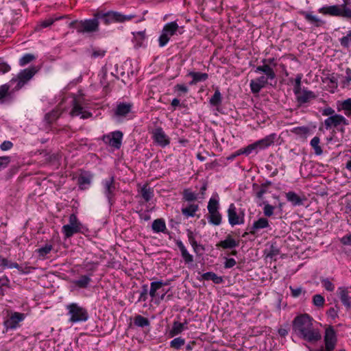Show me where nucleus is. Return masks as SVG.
<instances>
[{"instance_id":"nucleus-1","label":"nucleus","mask_w":351,"mask_h":351,"mask_svg":"<svg viewBox=\"0 0 351 351\" xmlns=\"http://www.w3.org/2000/svg\"><path fill=\"white\" fill-rule=\"evenodd\" d=\"M293 328L300 337L309 343H315L322 338L319 330L314 326L313 319L308 314L297 316Z\"/></svg>"},{"instance_id":"nucleus-2","label":"nucleus","mask_w":351,"mask_h":351,"mask_svg":"<svg viewBox=\"0 0 351 351\" xmlns=\"http://www.w3.org/2000/svg\"><path fill=\"white\" fill-rule=\"evenodd\" d=\"M262 63V65L256 67L254 72L256 73H263L264 75L255 80H252L250 83L251 91L254 94L258 93L267 84L271 85V84L269 82L274 80L276 77L274 71L276 62L274 58L263 59Z\"/></svg>"},{"instance_id":"nucleus-3","label":"nucleus","mask_w":351,"mask_h":351,"mask_svg":"<svg viewBox=\"0 0 351 351\" xmlns=\"http://www.w3.org/2000/svg\"><path fill=\"white\" fill-rule=\"evenodd\" d=\"M350 0H343L341 5H324L318 9V12L330 16L342 17L351 19V9L348 8Z\"/></svg>"},{"instance_id":"nucleus-4","label":"nucleus","mask_w":351,"mask_h":351,"mask_svg":"<svg viewBox=\"0 0 351 351\" xmlns=\"http://www.w3.org/2000/svg\"><path fill=\"white\" fill-rule=\"evenodd\" d=\"M66 309L70 323L84 322L88 319L87 310L77 303L73 302L67 304Z\"/></svg>"},{"instance_id":"nucleus-5","label":"nucleus","mask_w":351,"mask_h":351,"mask_svg":"<svg viewBox=\"0 0 351 351\" xmlns=\"http://www.w3.org/2000/svg\"><path fill=\"white\" fill-rule=\"evenodd\" d=\"M276 136L277 135L276 133L270 134L263 138H261L254 142V143H252L247 147L242 148L243 155L249 156L254 152L257 154L259 150L265 149L269 147L274 144L275 140L276 139Z\"/></svg>"},{"instance_id":"nucleus-6","label":"nucleus","mask_w":351,"mask_h":351,"mask_svg":"<svg viewBox=\"0 0 351 351\" xmlns=\"http://www.w3.org/2000/svg\"><path fill=\"white\" fill-rule=\"evenodd\" d=\"M37 70L34 66L21 70L16 77L10 81V86L14 90H19L23 87L36 73Z\"/></svg>"},{"instance_id":"nucleus-7","label":"nucleus","mask_w":351,"mask_h":351,"mask_svg":"<svg viewBox=\"0 0 351 351\" xmlns=\"http://www.w3.org/2000/svg\"><path fill=\"white\" fill-rule=\"evenodd\" d=\"M95 16L103 21L106 25H109L112 23H124L132 20L134 15L132 14H123L119 12L109 11L107 12H97Z\"/></svg>"},{"instance_id":"nucleus-8","label":"nucleus","mask_w":351,"mask_h":351,"mask_svg":"<svg viewBox=\"0 0 351 351\" xmlns=\"http://www.w3.org/2000/svg\"><path fill=\"white\" fill-rule=\"evenodd\" d=\"M119 185V183L115 182L114 176H110L101 181L102 193L106 197L110 207L115 202V195Z\"/></svg>"},{"instance_id":"nucleus-9","label":"nucleus","mask_w":351,"mask_h":351,"mask_svg":"<svg viewBox=\"0 0 351 351\" xmlns=\"http://www.w3.org/2000/svg\"><path fill=\"white\" fill-rule=\"evenodd\" d=\"M245 215L243 209H237L233 203L229 205L227 215L228 223L232 227L243 224L245 223Z\"/></svg>"},{"instance_id":"nucleus-10","label":"nucleus","mask_w":351,"mask_h":351,"mask_svg":"<svg viewBox=\"0 0 351 351\" xmlns=\"http://www.w3.org/2000/svg\"><path fill=\"white\" fill-rule=\"evenodd\" d=\"M69 223L64 225L62 228V232L66 238H70L73 234L82 232L83 226L78 220L75 214H71L69 216Z\"/></svg>"},{"instance_id":"nucleus-11","label":"nucleus","mask_w":351,"mask_h":351,"mask_svg":"<svg viewBox=\"0 0 351 351\" xmlns=\"http://www.w3.org/2000/svg\"><path fill=\"white\" fill-rule=\"evenodd\" d=\"M324 124L326 130L337 128L338 130L343 133L345 128L343 126L349 125V121L343 116L337 114L326 119Z\"/></svg>"},{"instance_id":"nucleus-12","label":"nucleus","mask_w":351,"mask_h":351,"mask_svg":"<svg viewBox=\"0 0 351 351\" xmlns=\"http://www.w3.org/2000/svg\"><path fill=\"white\" fill-rule=\"evenodd\" d=\"M178 29V25L176 22H169L167 23L162 31L159 37L158 42L160 47H165L169 41L171 37L176 34Z\"/></svg>"},{"instance_id":"nucleus-13","label":"nucleus","mask_w":351,"mask_h":351,"mask_svg":"<svg viewBox=\"0 0 351 351\" xmlns=\"http://www.w3.org/2000/svg\"><path fill=\"white\" fill-rule=\"evenodd\" d=\"M98 19L95 16L94 19L81 21L77 26V32L81 33H93L98 30Z\"/></svg>"},{"instance_id":"nucleus-14","label":"nucleus","mask_w":351,"mask_h":351,"mask_svg":"<svg viewBox=\"0 0 351 351\" xmlns=\"http://www.w3.org/2000/svg\"><path fill=\"white\" fill-rule=\"evenodd\" d=\"M122 139L123 133L119 130L110 132L104 135L103 137V141L105 143L108 144L115 149H119L121 147Z\"/></svg>"},{"instance_id":"nucleus-15","label":"nucleus","mask_w":351,"mask_h":351,"mask_svg":"<svg viewBox=\"0 0 351 351\" xmlns=\"http://www.w3.org/2000/svg\"><path fill=\"white\" fill-rule=\"evenodd\" d=\"M25 318L24 313L14 312L4 322V326L6 330H14L19 326V323L23 322Z\"/></svg>"},{"instance_id":"nucleus-16","label":"nucleus","mask_w":351,"mask_h":351,"mask_svg":"<svg viewBox=\"0 0 351 351\" xmlns=\"http://www.w3.org/2000/svg\"><path fill=\"white\" fill-rule=\"evenodd\" d=\"M337 342L336 332L332 326L327 328L324 335L325 348L327 351H333Z\"/></svg>"},{"instance_id":"nucleus-17","label":"nucleus","mask_w":351,"mask_h":351,"mask_svg":"<svg viewBox=\"0 0 351 351\" xmlns=\"http://www.w3.org/2000/svg\"><path fill=\"white\" fill-rule=\"evenodd\" d=\"M300 14L302 15L306 21L314 27H320L325 25V21L322 20L318 16L315 15L312 11H300Z\"/></svg>"},{"instance_id":"nucleus-18","label":"nucleus","mask_w":351,"mask_h":351,"mask_svg":"<svg viewBox=\"0 0 351 351\" xmlns=\"http://www.w3.org/2000/svg\"><path fill=\"white\" fill-rule=\"evenodd\" d=\"M152 138L156 143L164 147L170 143L169 138L162 128H156L152 132Z\"/></svg>"},{"instance_id":"nucleus-19","label":"nucleus","mask_w":351,"mask_h":351,"mask_svg":"<svg viewBox=\"0 0 351 351\" xmlns=\"http://www.w3.org/2000/svg\"><path fill=\"white\" fill-rule=\"evenodd\" d=\"M296 100L300 106L309 102L311 100L316 98V95L311 90L306 88L300 89L297 93H294Z\"/></svg>"},{"instance_id":"nucleus-20","label":"nucleus","mask_w":351,"mask_h":351,"mask_svg":"<svg viewBox=\"0 0 351 351\" xmlns=\"http://www.w3.org/2000/svg\"><path fill=\"white\" fill-rule=\"evenodd\" d=\"M132 103L120 102L117 106L115 115L121 117H126L132 112Z\"/></svg>"},{"instance_id":"nucleus-21","label":"nucleus","mask_w":351,"mask_h":351,"mask_svg":"<svg viewBox=\"0 0 351 351\" xmlns=\"http://www.w3.org/2000/svg\"><path fill=\"white\" fill-rule=\"evenodd\" d=\"M269 227V223L267 218L261 217L258 220L254 221L250 230V233L255 235L260 230Z\"/></svg>"},{"instance_id":"nucleus-22","label":"nucleus","mask_w":351,"mask_h":351,"mask_svg":"<svg viewBox=\"0 0 351 351\" xmlns=\"http://www.w3.org/2000/svg\"><path fill=\"white\" fill-rule=\"evenodd\" d=\"M71 116H80L82 119H87L92 116V114L83 108L77 101H74L73 107L71 112Z\"/></svg>"},{"instance_id":"nucleus-23","label":"nucleus","mask_w":351,"mask_h":351,"mask_svg":"<svg viewBox=\"0 0 351 351\" xmlns=\"http://www.w3.org/2000/svg\"><path fill=\"white\" fill-rule=\"evenodd\" d=\"M239 245V241H236L234 239L232 238V237L230 234H228L226 239L223 241H221L219 242L216 246L217 247H221L224 250L227 249H233Z\"/></svg>"},{"instance_id":"nucleus-24","label":"nucleus","mask_w":351,"mask_h":351,"mask_svg":"<svg viewBox=\"0 0 351 351\" xmlns=\"http://www.w3.org/2000/svg\"><path fill=\"white\" fill-rule=\"evenodd\" d=\"M337 109L338 112L343 111L346 116L351 117V97L344 101H338Z\"/></svg>"},{"instance_id":"nucleus-25","label":"nucleus","mask_w":351,"mask_h":351,"mask_svg":"<svg viewBox=\"0 0 351 351\" xmlns=\"http://www.w3.org/2000/svg\"><path fill=\"white\" fill-rule=\"evenodd\" d=\"M92 176L89 173H82L77 178L79 188L82 190H86L89 188L91 184Z\"/></svg>"},{"instance_id":"nucleus-26","label":"nucleus","mask_w":351,"mask_h":351,"mask_svg":"<svg viewBox=\"0 0 351 351\" xmlns=\"http://www.w3.org/2000/svg\"><path fill=\"white\" fill-rule=\"evenodd\" d=\"M287 200L293 206H301L303 204L304 198L300 197L293 191H289L285 194Z\"/></svg>"},{"instance_id":"nucleus-27","label":"nucleus","mask_w":351,"mask_h":351,"mask_svg":"<svg viewBox=\"0 0 351 351\" xmlns=\"http://www.w3.org/2000/svg\"><path fill=\"white\" fill-rule=\"evenodd\" d=\"M186 328L185 325L179 322H174L172 327L169 330L167 335L172 338L180 335Z\"/></svg>"},{"instance_id":"nucleus-28","label":"nucleus","mask_w":351,"mask_h":351,"mask_svg":"<svg viewBox=\"0 0 351 351\" xmlns=\"http://www.w3.org/2000/svg\"><path fill=\"white\" fill-rule=\"evenodd\" d=\"M91 282L90 276L83 275L79 278V279L73 280V284L80 289L87 288Z\"/></svg>"},{"instance_id":"nucleus-29","label":"nucleus","mask_w":351,"mask_h":351,"mask_svg":"<svg viewBox=\"0 0 351 351\" xmlns=\"http://www.w3.org/2000/svg\"><path fill=\"white\" fill-rule=\"evenodd\" d=\"M98 265L97 262L85 260L82 264L81 268L84 271L90 273L88 276H92V274L97 269Z\"/></svg>"},{"instance_id":"nucleus-30","label":"nucleus","mask_w":351,"mask_h":351,"mask_svg":"<svg viewBox=\"0 0 351 351\" xmlns=\"http://www.w3.org/2000/svg\"><path fill=\"white\" fill-rule=\"evenodd\" d=\"M166 285L167 284L162 281H154L151 282L149 293L152 300L156 298L157 291L160 290L162 286Z\"/></svg>"},{"instance_id":"nucleus-31","label":"nucleus","mask_w":351,"mask_h":351,"mask_svg":"<svg viewBox=\"0 0 351 351\" xmlns=\"http://www.w3.org/2000/svg\"><path fill=\"white\" fill-rule=\"evenodd\" d=\"M62 112L60 110V109L57 108L53 110L50 112L46 114V115L45 116V121L47 124H51L56 121L59 118Z\"/></svg>"},{"instance_id":"nucleus-32","label":"nucleus","mask_w":351,"mask_h":351,"mask_svg":"<svg viewBox=\"0 0 351 351\" xmlns=\"http://www.w3.org/2000/svg\"><path fill=\"white\" fill-rule=\"evenodd\" d=\"M208 217V222L215 226H219L221 223L222 216L218 211L210 212Z\"/></svg>"},{"instance_id":"nucleus-33","label":"nucleus","mask_w":351,"mask_h":351,"mask_svg":"<svg viewBox=\"0 0 351 351\" xmlns=\"http://www.w3.org/2000/svg\"><path fill=\"white\" fill-rule=\"evenodd\" d=\"M152 230L154 232H164L166 230V224L163 219H155L152 226Z\"/></svg>"},{"instance_id":"nucleus-34","label":"nucleus","mask_w":351,"mask_h":351,"mask_svg":"<svg viewBox=\"0 0 351 351\" xmlns=\"http://www.w3.org/2000/svg\"><path fill=\"white\" fill-rule=\"evenodd\" d=\"M141 194L146 202H149L154 196V190L152 188L145 184L141 187Z\"/></svg>"},{"instance_id":"nucleus-35","label":"nucleus","mask_w":351,"mask_h":351,"mask_svg":"<svg viewBox=\"0 0 351 351\" xmlns=\"http://www.w3.org/2000/svg\"><path fill=\"white\" fill-rule=\"evenodd\" d=\"M339 298L343 304L347 307L351 306V297L348 294V291L344 288H339Z\"/></svg>"},{"instance_id":"nucleus-36","label":"nucleus","mask_w":351,"mask_h":351,"mask_svg":"<svg viewBox=\"0 0 351 351\" xmlns=\"http://www.w3.org/2000/svg\"><path fill=\"white\" fill-rule=\"evenodd\" d=\"M310 130L306 126L296 127L291 130V132L300 138H306L308 135Z\"/></svg>"},{"instance_id":"nucleus-37","label":"nucleus","mask_w":351,"mask_h":351,"mask_svg":"<svg viewBox=\"0 0 351 351\" xmlns=\"http://www.w3.org/2000/svg\"><path fill=\"white\" fill-rule=\"evenodd\" d=\"M219 207V196L216 194L213 195L208 202L207 206L208 213L218 211Z\"/></svg>"},{"instance_id":"nucleus-38","label":"nucleus","mask_w":351,"mask_h":351,"mask_svg":"<svg viewBox=\"0 0 351 351\" xmlns=\"http://www.w3.org/2000/svg\"><path fill=\"white\" fill-rule=\"evenodd\" d=\"M202 278L206 280H211L215 284H221L223 282L221 276H219L213 272H206L202 275Z\"/></svg>"},{"instance_id":"nucleus-39","label":"nucleus","mask_w":351,"mask_h":351,"mask_svg":"<svg viewBox=\"0 0 351 351\" xmlns=\"http://www.w3.org/2000/svg\"><path fill=\"white\" fill-rule=\"evenodd\" d=\"M178 247H179L182 258L184 259L186 263H191L193 261V256L187 252L185 246L182 241L177 242Z\"/></svg>"},{"instance_id":"nucleus-40","label":"nucleus","mask_w":351,"mask_h":351,"mask_svg":"<svg viewBox=\"0 0 351 351\" xmlns=\"http://www.w3.org/2000/svg\"><path fill=\"white\" fill-rule=\"evenodd\" d=\"M134 324L138 327L143 328L145 326H149L150 322L147 318L144 317L141 315H137L134 317Z\"/></svg>"},{"instance_id":"nucleus-41","label":"nucleus","mask_w":351,"mask_h":351,"mask_svg":"<svg viewBox=\"0 0 351 351\" xmlns=\"http://www.w3.org/2000/svg\"><path fill=\"white\" fill-rule=\"evenodd\" d=\"M222 97L221 94L218 88L215 91L214 95L210 99V104L211 106L218 107L221 104Z\"/></svg>"},{"instance_id":"nucleus-42","label":"nucleus","mask_w":351,"mask_h":351,"mask_svg":"<svg viewBox=\"0 0 351 351\" xmlns=\"http://www.w3.org/2000/svg\"><path fill=\"white\" fill-rule=\"evenodd\" d=\"M197 209V206L193 204H189L182 207V213L186 217H193L195 215Z\"/></svg>"},{"instance_id":"nucleus-43","label":"nucleus","mask_w":351,"mask_h":351,"mask_svg":"<svg viewBox=\"0 0 351 351\" xmlns=\"http://www.w3.org/2000/svg\"><path fill=\"white\" fill-rule=\"evenodd\" d=\"M0 267L3 269L8 268V269H13L16 268L19 269L20 267L18 263H12L9 261L7 258H3L0 256Z\"/></svg>"},{"instance_id":"nucleus-44","label":"nucleus","mask_w":351,"mask_h":351,"mask_svg":"<svg viewBox=\"0 0 351 351\" xmlns=\"http://www.w3.org/2000/svg\"><path fill=\"white\" fill-rule=\"evenodd\" d=\"M320 139L318 136L313 137L311 141V145L313 148L315 154L317 156L322 154L323 151L322 147L319 146Z\"/></svg>"},{"instance_id":"nucleus-45","label":"nucleus","mask_w":351,"mask_h":351,"mask_svg":"<svg viewBox=\"0 0 351 351\" xmlns=\"http://www.w3.org/2000/svg\"><path fill=\"white\" fill-rule=\"evenodd\" d=\"M36 59V56L32 53H25L19 59V65L24 66Z\"/></svg>"},{"instance_id":"nucleus-46","label":"nucleus","mask_w":351,"mask_h":351,"mask_svg":"<svg viewBox=\"0 0 351 351\" xmlns=\"http://www.w3.org/2000/svg\"><path fill=\"white\" fill-rule=\"evenodd\" d=\"M339 42L344 48H349L351 46V30H349L345 36L341 38Z\"/></svg>"},{"instance_id":"nucleus-47","label":"nucleus","mask_w":351,"mask_h":351,"mask_svg":"<svg viewBox=\"0 0 351 351\" xmlns=\"http://www.w3.org/2000/svg\"><path fill=\"white\" fill-rule=\"evenodd\" d=\"M52 250V245L50 244H46L43 247H41L36 250V252L40 257H45Z\"/></svg>"},{"instance_id":"nucleus-48","label":"nucleus","mask_w":351,"mask_h":351,"mask_svg":"<svg viewBox=\"0 0 351 351\" xmlns=\"http://www.w3.org/2000/svg\"><path fill=\"white\" fill-rule=\"evenodd\" d=\"M289 289L291 291V295L293 298H298L302 294H305L306 291L302 287H289Z\"/></svg>"},{"instance_id":"nucleus-49","label":"nucleus","mask_w":351,"mask_h":351,"mask_svg":"<svg viewBox=\"0 0 351 351\" xmlns=\"http://www.w3.org/2000/svg\"><path fill=\"white\" fill-rule=\"evenodd\" d=\"M325 299L320 294H315L313 297V304L317 307H322L324 305Z\"/></svg>"},{"instance_id":"nucleus-50","label":"nucleus","mask_w":351,"mask_h":351,"mask_svg":"<svg viewBox=\"0 0 351 351\" xmlns=\"http://www.w3.org/2000/svg\"><path fill=\"white\" fill-rule=\"evenodd\" d=\"M185 341L181 337H177L173 339L170 342V346L174 349H179L184 345Z\"/></svg>"},{"instance_id":"nucleus-51","label":"nucleus","mask_w":351,"mask_h":351,"mask_svg":"<svg viewBox=\"0 0 351 351\" xmlns=\"http://www.w3.org/2000/svg\"><path fill=\"white\" fill-rule=\"evenodd\" d=\"M263 213L265 217H271L274 215V212L275 210V207L272 205H270L268 202H263Z\"/></svg>"},{"instance_id":"nucleus-52","label":"nucleus","mask_w":351,"mask_h":351,"mask_svg":"<svg viewBox=\"0 0 351 351\" xmlns=\"http://www.w3.org/2000/svg\"><path fill=\"white\" fill-rule=\"evenodd\" d=\"M343 86H348L350 85L351 82V69L348 67H346L345 69V74L343 75Z\"/></svg>"},{"instance_id":"nucleus-53","label":"nucleus","mask_w":351,"mask_h":351,"mask_svg":"<svg viewBox=\"0 0 351 351\" xmlns=\"http://www.w3.org/2000/svg\"><path fill=\"white\" fill-rule=\"evenodd\" d=\"M10 87H12L10 84H3L0 86V102L3 103L5 97L8 95Z\"/></svg>"},{"instance_id":"nucleus-54","label":"nucleus","mask_w":351,"mask_h":351,"mask_svg":"<svg viewBox=\"0 0 351 351\" xmlns=\"http://www.w3.org/2000/svg\"><path fill=\"white\" fill-rule=\"evenodd\" d=\"M184 199L187 202H191L196 199L197 195L191 189H185L183 192Z\"/></svg>"},{"instance_id":"nucleus-55","label":"nucleus","mask_w":351,"mask_h":351,"mask_svg":"<svg viewBox=\"0 0 351 351\" xmlns=\"http://www.w3.org/2000/svg\"><path fill=\"white\" fill-rule=\"evenodd\" d=\"M134 39L136 41V45L138 47H141L143 45V42L145 40V32H138L134 34Z\"/></svg>"},{"instance_id":"nucleus-56","label":"nucleus","mask_w":351,"mask_h":351,"mask_svg":"<svg viewBox=\"0 0 351 351\" xmlns=\"http://www.w3.org/2000/svg\"><path fill=\"white\" fill-rule=\"evenodd\" d=\"M91 57L94 58H102L106 54V51L100 48H93Z\"/></svg>"},{"instance_id":"nucleus-57","label":"nucleus","mask_w":351,"mask_h":351,"mask_svg":"<svg viewBox=\"0 0 351 351\" xmlns=\"http://www.w3.org/2000/svg\"><path fill=\"white\" fill-rule=\"evenodd\" d=\"M302 79V74H298L295 79V84L293 87V93H297L301 88V82Z\"/></svg>"},{"instance_id":"nucleus-58","label":"nucleus","mask_w":351,"mask_h":351,"mask_svg":"<svg viewBox=\"0 0 351 351\" xmlns=\"http://www.w3.org/2000/svg\"><path fill=\"white\" fill-rule=\"evenodd\" d=\"M148 294V287L147 285H143L142 286V291H141L140 296L138 298V301L145 302L147 299Z\"/></svg>"},{"instance_id":"nucleus-59","label":"nucleus","mask_w":351,"mask_h":351,"mask_svg":"<svg viewBox=\"0 0 351 351\" xmlns=\"http://www.w3.org/2000/svg\"><path fill=\"white\" fill-rule=\"evenodd\" d=\"M10 162V157L1 156L0 157V171L6 168Z\"/></svg>"},{"instance_id":"nucleus-60","label":"nucleus","mask_w":351,"mask_h":351,"mask_svg":"<svg viewBox=\"0 0 351 351\" xmlns=\"http://www.w3.org/2000/svg\"><path fill=\"white\" fill-rule=\"evenodd\" d=\"M54 21L55 20L52 18L47 19L45 21H43L42 22H40L39 27H38L37 28L41 29V28L48 27L53 23Z\"/></svg>"},{"instance_id":"nucleus-61","label":"nucleus","mask_w":351,"mask_h":351,"mask_svg":"<svg viewBox=\"0 0 351 351\" xmlns=\"http://www.w3.org/2000/svg\"><path fill=\"white\" fill-rule=\"evenodd\" d=\"M322 285L323 287L329 291H332L335 289L334 285L328 280V279H324L322 281Z\"/></svg>"},{"instance_id":"nucleus-62","label":"nucleus","mask_w":351,"mask_h":351,"mask_svg":"<svg viewBox=\"0 0 351 351\" xmlns=\"http://www.w3.org/2000/svg\"><path fill=\"white\" fill-rule=\"evenodd\" d=\"M341 243L344 245L351 246V234H347L340 239Z\"/></svg>"},{"instance_id":"nucleus-63","label":"nucleus","mask_w":351,"mask_h":351,"mask_svg":"<svg viewBox=\"0 0 351 351\" xmlns=\"http://www.w3.org/2000/svg\"><path fill=\"white\" fill-rule=\"evenodd\" d=\"M12 146L13 144L11 141H5L1 144L0 148L3 151H8L12 147Z\"/></svg>"},{"instance_id":"nucleus-64","label":"nucleus","mask_w":351,"mask_h":351,"mask_svg":"<svg viewBox=\"0 0 351 351\" xmlns=\"http://www.w3.org/2000/svg\"><path fill=\"white\" fill-rule=\"evenodd\" d=\"M10 70V66L3 60H0V73H5Z\"/></svg>"}]
</instances>
